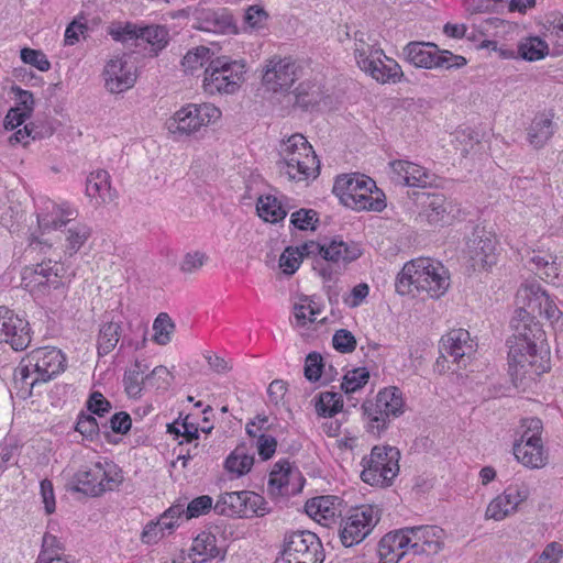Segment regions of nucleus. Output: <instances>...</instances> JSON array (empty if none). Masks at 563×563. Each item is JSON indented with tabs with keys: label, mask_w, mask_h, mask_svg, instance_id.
Segmentation results:
<instances>
[{
	"label": "nucleus",
	"mask_w": 563,
	"mask_h": 563,
	"mask_svg": "<svg viewBox=\"0 0 563 563\" xmlns=\"http://www.w3.org/2000/svg\"><path fill=\"white\" fill-rule=\"evenodd\" d=\"M333 347L341 353H351L356 349V340L346 329L336 330L332 338Z\"/></svg>",
	"instance_id": "obj_64"
},
{
	"label": "nucleus",
	"mask_w": 563,
	"mask_h": 563,
	"mask_svg": "<svg viewBox=\"0 0 563 563\" xmlns=\"http://www.w3.org/2000/svg\"><path fill=\"white\" fill-rule=\"evenodd\" d=\"M342 499L333 495L314 497L306 503V512L323 526H330L341 516Z\"/></svg>",
	"instance_id": "obj_28"
},
{
	"label": "nucleus",
	"mask_w": 563,
	"mask_h": 563,
	"mask_svg": "<svg viewBox=\"0 0 563 563\" xmlns=\"http://www.w3.org/2000/svg\"><path fill=\"white\" fill-rule=\"evenodd\" d=\"M19 368L21 379L33 387L37 383H45L65 371L66 356L57 347L43 346L31 351Z\"/></svg>",
	"instance_id": "obj_8"
},
{
	"label": "nucleus",
	"mask_w": 563,
	"mask_h": 563,
	"mask_svg": "<svg viewBox=\"0 0 563 563\" xmlns=\"http://www.w3.org/2000/svg\"><path fill=\"white\" fill-rule=\"evenodd\" d=\"M211 52L206 46H198L191 51H188L187 54L183 58V66L186 70L195 71L196 69L208 66L211 58Z\"/></svg>",
	"instance_id": "obj_53"
},
{
	"label": "nucleus",
	"mask_w": 563,
	"mask_h": 563,
	"mask_svg": "<svg viewBox=\"0 0 563 563\" xmlns=\"http://www.w3.org/2000/svg\"><path fill=\"white\" fill-rule=\"evenodd\" d=\"M316 411L321 417H333L343 408V397L339 393L322 391L314 397Z\"/></svg>",
	"instance_id": "obj_44"
},
{
	"label": "nucleus",
	"mask_w": 563,
	"mask_h": 563,
	"mask_svg": "<svg viewBox=\"0 0 563 563\" xmlns=\"http://www.w3.org/2000/svg\"><path fill=\"white\" fill-rule=\"evenodd\" d=\"M132 427V419L125 411L115 412L108 422L101 424V428L106 434L109 430L118 434H126Z\"/></svg>",
	"instance_id": "obj_58"
},
{
	"label": "nucleus",
	"mask_w": 563,
	"mask_h": 563,
	"mask_svg": "<svg viewBox=\"0 0 563 563\" xmlns=\"http://www.w3.org/2000/svg\"><path fill=\"white\" fill-rule=\"evenodd\" d=\"M77 211L52 203V211L37 214V223L42 230H59L65 256L73 257L89 241L92 228L85 222L76 221Z\"/></svg>",
	"instance_id": "obj_3"
},
{
	"label": "nucleus",
	"mask_w": 563,
	"mask_h": 563,
	"mask_svg": "<svg viewBox=\"0 0 563 563\" xmlns=\"http://www.w3.org/2000/svg\"><path fill=\"white\" fill-rule=\"evenodd\" d=\"M496 241L483 229H475L466 242V255L473 269H485L496 263Z\"/></svg>",
	"instance_id": "obj_23"
},
{
	"label": "nucleus",
	"mask_w": 563,
	"mask_h": 563,
	"mask_svg": "<svg viewBox=\"0 0 563 563\" xmlns=\"http://www.w3.org/2000/svg\"><path fill=\"white\" fill-rule=\"evenodd\" d=\"M264 504V498L254 492H230L219 496L213 509L221 516L243 518L253 515L263 516L266 511L262 507Z\"/></svg>",
	"instance_id": "obj_15"
},
{
	"label": "nucleus",
	"mask_w": 563,
	"mask_h": 563,
	"mask_svg": "<svg viewBox=\"0 0 563 563\" xmlns=\"http://www.w3.org/2000/svg\"><path fill=\"white\" fill-rule=\"evenodd\" d=\"M305 257H311V254H308L302 249V244L299 246H287L280 255L279 266L284 274L294 275Z\"/></svg>",
	"instance_id": "obj_49"
},
{
	"label": "nucleus",
	"mask_w": 563,
	"mask_h": 563,
	"mask_svg": "<svg viewBox=\"0 0 563 563\" xmlns=\"http://www.w3.org/2000/svg\"><path fill=\"white\" fill-rule=\"evenodd\" d=\"M31 328L26 319L5 306H0V343L14 351H23L31 343Z\"/></svg>",
	"instance_id": "obj_18"
},
{
	"label": "nucleus",
	"mask_w": 563,
	"mask_h": 563,
	"mask_svg": "<svg viewBox=\"0 0 563 563\" xmlns=\"http://www.w3.org/2000/svg\"><path fill=\"white\" fill-rule=\"evenodd\" d=\"M547 36L553 45L554 55H563V14H551L544 24Z\"/></svg>",
	"instance_id": "obj_50"
},
{
	"label": "nucleus",
	"mask_w": 563,
	"mask_h": 563,
	"mask_svg": "<svg viewBox=\"0 0 563 563\" xmlns=\"http://www.w3.org/2000/svg\"><path fill=\"white\" fill-rule=\"evenodd\" d=\"M411 552L410 538L405 528L386 533L378 542V563H398Z\"/></svg>",
	"instance_id": "obj_26"
},
{
	"label": "nucleus",
	"mask_w": 563,
	"mask_h": 563,
	"mask_svg": "<svg viewBox=\"0 0 563 563\" xmlns=\"http://www.w3.org/2000/svg\"><path fill=\"white\" fill-rule=\"evenodd\" d=\"M354 40V57L357 66L361 68L369 66L372 58L384 56V51L378 47L376 43H369L366 33L356 31L353 36Z\"/></svg>",
	"instance_id": "obj_38"
},
{
	"label": "nucleus",
	"mask_w": 563,
	"mask_h": 563,
	"mask_svg": "<svg viewBox=\"0 0 563 563\" xmlns=\"http://www.w3.org/2000/svg\"><path fill=\"white\" fill-rule=\"evenodd\" d=\"M552 117L545 113L537 114L527 129V141L534 148H542L555 132Z\"/></svg>",
	"instance_id": "obj_33"
},
{
	"label": "nucleus",
	"mask_w": 563,
	"mask_h": 563,
	"mask_svg": "<svg viewBox=\"0 0 563 563\" xmlns=\"http://www.w3.org/2000/svg\"><path fill=\"white\" fill-rule=\"evenodd\" d=\"M208 261V255L203 252L196 251L185 254L181 263L180 271L184 274L197 273Z\"/></svg>",
	"instance_id": "obj_63"
},
{
	"label": "nucleus",
	"mask_w": 563,
	"mask_h": 563,
	"mask_svg": "<svg viewBox=\"0 0 563 563\" xmlns=\"http://www.w3.org/2000/svg\"><path fill=\"white\" fill-rule=\"evenodd\" d=\"M369 378V374L365 368H355L345 374L341 388L345 394H351L363 388Z\"/></svg>",
	"instance_id": "obj_56"
},
{
	"label": "nucleus",
	"mask_w": 563,
	"mask_h": 563,
	"mask_svg": "<svg viewBox=\"0 0 563 563\" xmlns=\"http://www.w3.org/2000/svg\"><path fill=\"white\" fill-rule=\"evenodd\" d=\"M449 286L448 269L440 262L428 257L406 263L396 280L398 294L415 296V292H426L430 298H440Z\"/></svg>",
	"instance_id": "obj_2"
},
{
	"label": "nucleus",
	"mask_w": 563,
	"mask_h": 563,
	"mask_svg": "<svg viewBox=\"0 0 563 563\" xmlns=\"http://www.w3.org/2000/svg\"><path fill=\"white\" fill-rule=\"evenodd\" d=\"M402 54L406 62L422 69L456 70L467 64L464 56L442 49L432 42L411 41L402 48Z\"/></svg>",
	"instance_id": "obj_7"
},
{
	"label": "nucleus",
	"mask_w": 563,
	"mask_h": 563,
	"mask_svg": "<svg viewBox=\"0 0 563 563\" xmlns=\"http://www.w3.org/2000/svg\"><path fill=\"white\" fill-rule=\"evenodd\" d=\"M324 550L319 537L308 530L286 534L280 556L275 563H322Z\"/></svg>",
	"instance_id": "obj_10"
},
{
	"label": "nucleus",
	"mask_w": 563,
	"mask_h": 563,
	"mask_svg": "<svg viewBox=\"0 0 563 563\" xmlns=\"http://www.w3.org/2000/svg\"><path fill=\"white\" fill-rule=\"evenodd\" d=\"M512 450L517 461L528 468H541L548 463V452L543 443H537L533 446L527 443H514Z\"/></svg>",
	"instance_id": "obj_35"
},
{
	"label": "nucleus",
	"mask_w": 563,
	"mask_h": 563,
	"mask_svg": "<svg viewBox=\"0 0 563 563\" xmlns=\"http://www.w3.org/2000/svg\"><path fill=\"white\" fill-rule=\"evenodd\" d=\"M75 429L85 438L93 440L102 428L92 415L80 413Z\"/></svg>",
	"instance_id": "obj_62"
},
{
	"label": "nucleus",
	"mask_w": 563,
	"mask_h": 563,
	"mask_svg": "<svg viewBox=\"0 0 563 563\" xmlns=\"http://www.w3.org/2000/svg\"><path fill=\"white\" fill-rule=\"evenodd\" d=\"M102 77L106 89L111 93H121L132 88L136 81L134 66L125 55L114 56L104 65Z\"/></svg>",
	"instance_id": "obj_20"
},
{
	"label": "nucleus",
	"mask_w": 563,
	"mask_h": 563,
	"mask_svg": "<svg viewBox=\"0 0 563 563\" xmlns=\"http://www.w3.org/2000/svg\"><path fill=\"white\" fill-rule=\"evenodd\" d=\"M542 430L543 423L541 419L537 417L525 418L521 420L518 431L519 438L515 440V443H527L529 446L543 443L541 439Z\"/></svg>",
	"instance_id": "obj_47"
},
{
	"label": "nucleus",
	"mask_w": 563,
	"mask_h": 563,
	"mask_svg": "<svg viewBox=\"0 0 563 563\" xmlns=\"http://www.w3.org/2000/svg\"><path fill=\"white\" fill-rule=\"evenodd\" d=\"M279 155V161H288V158H292L294 161L307 162V158L317 157L312 146L301 134H292L286 142H284Z\"/></svg>",
	"instance_id": "obj_36"
},
{
	"label": "nucleus",
	"mask_w": 563,
	"mask_h": 563,
	"mask_svg": "<svg viewBox=\"0 0 563 563\" xmlns=\"http://www.w3.org/2000/svg\"><path fill=\"white\" fill-rule=\"evenodd\" d=\"M20 453V445L18 440L14 438H5L3 442L0 443V472L3 473L9 464L15 459Z\"/></svg>",
	"instance_id": "obj_61"
},
{
	"label": "nucleus",
	"mask_w": 563,
	"mask_h": 563,
	"mask_svg": "<svg viewBox=\"0 0 563 563\" xmlns=\"http://www.w3.org/2000/svg\"><path fill=\"white\" fill-rule=\"evenodd\" d=\"M246 73L245 62L217 56L205 69L203 89L209 95H232L239 90Z\"/></svg>",
	"instance_id": "obj_5"
},
{
	"label": "nucleus",
	"mask_w": 563,
	"mask_h": 563,
	"mask_svg": "<svg viewBox=\"0 0 563 563\" xmlns=\"http://www.w3.org/2000/svg\"><path fill=\"white\" fill-rule=\"evenodd\" d=\"M148 366L142 361L136 360L123 375L124 391L130 398H140L146 386L144 373Z\"/></svg>",
	"instance_id": "obj_37"
},
{
	"label": "nucleus",
	"mask_w": 563,
	"mask_h": 563,
	"mask_svg": "<svg viewBox=\"0 0 563 563\" xmlns=\"http://www.w3.org/2000/svg\"><path fill=\"white\" fill-rule=\"evenodd\" d=\"M76 490L86 495L100 496L112 490L121 482L117 465L109 462H96L80 468L74 477Z\"/></svg>",
	"instance_id": "obj_13"
},
{
	"label": "nucleus",
	"mask_w": 563,
	"mask_h": 563,
	"mask_svg": "<svg viewBox=\"0 0 563 563\" xmlns=\"http://www.w3.org/2000/svg\"><path fill=\"white\" fill-rule=\"evenodd\" d=\"M440 356L437 360L435 366L439 372L445 369L444 363L451 358L452 363L457 364V367H465L472 353L475 352L473 341L470 332L464 329H454L443 335L439 344Z\"/></svg>",
	"instance_id": "obj_16"
},
{
	"label": "nucleus",
	"mask_w": 563,
	"mask_h": 563,
	"mask_svg": "<svg viewBox=\"0 0 563 563\" xmlns=\"http://www.w3.org/2000/svg\"><path fill=\"white\" fill-rule=\"evenodd\" d=\"M121 338V325L117 322L104 323L98 336V354L104 356L109 354L118 344Z\"/></svg>",
	"instance_id": "obj_48"
},
{
	"label": "nucleus",
	"mask_w": 563,
	"mask_h": 563,
	"mask_svg": "<svg viewBox=\"0 0 563 563\" xmlns=\"http://www.w3.org/2000/svg\"><path fill=\"white\" fill-rule=\"evenodd\" d=\"M175 323L166 312H161L153 323V341L159 345H166L172 340Z\"/></svg>",
	"instance_id": "obj_52"
},
{
	"label": "nucleus",
	"mask_w": 563,
	"mask_h": 563,
	"mask_svg": "<svg viewBox=\"0 0 563 563\" xmlns=\"http://www.w3.org/2000/svg\"><path fill=\"white\" fill-rule=\"evenodd\" d=\"M20 57L23 63L30 64L41 71L51 69V63L42 51L24 47L20 52Z\"/></svg>",
	"instance_id": "obj_60"
},
{
	"label": "nucleus",
	"mask_w": 563,
	"mask_h": 563,
	"mask_svg": "<svg viewBox=\"0 0 563 563\" xmlns=\"http://www.w3.org/2000/svg\"><path fill=\"white\" fill-rule=\"evenodd\" d=\"M213 499L209 495H201L186 504V519L198 518L211 510Z\"/></svg>",
	"instance_id": "obj_59"
},
{
	"label": "nucleus",
	"mask_w": 563,
	"mask_h": 563,
	"mask_svg": "<svg viewBox=\"0 0 563 563\" xmlns=\"http://www.w3.org/2000/svg\"><path fill=\"white\" fill-rule=\"evenodd\" d=\"M530 269L542 280L555 287L563 286V256L552 253L532 252L528 258Z\"/></svg>",
	"instance_id": "obj_25"
},
{
	"label": "nucleus",
	"mask_w": 563,
	"mask_h": 563,
	"mask_svg": "<svg viewBox=\"0 0 563 563\" xmlns=\"http://www.w3.org/2000/svg\"><path fill=\"white\" fill-rule=\"evenodd\" d=\"M542 301H547V291L537 280L526 282L517 290L518 309H526L530 317H536L537 311H541Z\"/></svg>",
	"instance_id": "obj_31"
},
{
	"label": "nucleus",
	"mask_w": 563,
	"mask_h": 563,
	"mask_svg": "<svg viewBox=\"0 0 563 563\" xmlns=\"http://www.w3.org/2000/svg\"><path fill=\"white\" fill-rule=\"evenodd\" d=\"M294 104L308 110L319 103L321 99V92L316 84L310 81L300 82L292 92Z\"/></svg>",
	"instance_id": "obj_46"
},
{
	"label": "nucleus",
	"mask_w": 563,
	"mask_h": 563,
	"mask_svg": "<svg viewBox=\"0 0 563 563\" xmlns=\"http://www.w3.org/2000/svg\"><path fill=\"white\" fill-rule=\"evenodd\" d=\"M302 249L311 254V258L316 261L313 269L324 279L332 278V264H347L357 260L362 254L356 243H346L340 238H333L323 244L308 241L302 244Z\"/></svg>",
	"instance_id": "obj_6"
},
{
	"label": "nucleus",
	"mask_w": 563,
	"mask_h": 563,
	"mask_svg": "<svg viewBox=\"0 0 563 563\" xmlns=\"http://www.w3.org/2000/svg\"><path fill=\"white\" fill-rule=\"evenodd\" d=\"M140 40H143L151 45L152 51L155 53L162 51L168 43L169 33L163 25H147L141 27Z\"/></svg>",
	"instance_id": "obj_51"
},
{
	"label": "nucleus",
	"mask_w": 563,
	"mask_h": 563,
	"mask_svg": "<svg viewBox=\"0 0 563 563\" xmlns=\"http://www.w3.org/2000/svg\"><path fill=\"white\" fill-rule=\"evenodd\" d=\"M220 117V109L211 103H189L181 107L166 121V129L172 134L189 135L200 128L216 122Z\"/></svg>",
	"instance_id": "obj_12"
},
{
	"label": "nucleus",
	"mask_w": 563,
	"mask_h": 563,
	"mask_svg": "<svg viewBox=\"0 0 563 563\" xmlns=\"http://www.w3.org/2000/svg\"><path fill=\"white\" fill-rule=\"evenodd\" d=\"M190 552L200 558V563L221 555L216 536L207 531H202L194 539Z\"/></svg>",
	"instance_id": "obj_41"
},
{
	"label": "nucleus",
	"mask_w": 563,
	"mask_h": 563,
	"mask_svg": "<svg viewBox=\"0 0 563 563\" xmlns=\"http://www.w3.org/2000/svg\"><path fill=\"white\" fill-rule=\"evenodd\" d=\"M396 181L409 187H427L434 181V174L409 161L398 159L390 163Z\"/></svg>",
	"instance_id": "obj_27"
},
{
	"label": "nucleus",
	"mask_w": 563,
	"mask_h": 563,
	"mask_svg": "<svg viewBox=\"0 0 563 563\" xmlns=\"http://www.w3.org/2000/svg\"><path fill=\"white\" fill-rule=\"evenodd\" d=\"M34 290L43 295L56 291L58 296H66V268L60 262L52 260L42 261L32 271Z\"/></svg>",
	"instance_id": "obj_19"
},
{
	"label": "nucleus",
	"mask_w": 563,
	"mask_h": 563,
	"mask_svg": "<svg viewBox=\"0 0 563 563\" xmlns=\"http://www.w3.org/2000/svg\"><path fill=\"white\" fill-rule=\"evenodd\" d=\"M277 168L282 176H286L289 180L305 181L316 179L320 174V161L318 157L307 158L305 161H277Z\"/></svg>",
	"instance_id": "obj_30"
},
{
	"label": "nucleus",
	"mask_w": 563,
	"mask_h": 563,
	"mask_svg": "<svg viewBox=\"0 0 563 563\" xmlns=\"http://www.w3.org/2000/svg\"><path fill=\"white\" fill-rule=\"evenodd\" d=\"M369 63V66L365 65L366 67L361 69L376 81L382 84L400 81L402 71L401 67L395 59L389 58L384 54V56H378V58H372Z\"/></svg>",
	"instance_id": "obj_32"
},
{
	"label": "nucleus",
	"mask_w": 563,
	"mask_h": 563,
	"mask_svg": "<svg viewBox=\"0 0 563 563\" xmlns=\"http://www.w3.org/2000/svg\"><path fill=\"white\" fill-rule=\"evenodd\" d=\"M382 510L377 506L362 505L341 519L339 538L345 548L360 544L379 522Z\"/></svg>",
	"instance_id": "obj_11"
},
{
	"label": "nucleus",
	"mask_w": 563,
	"mask_h": 563,
	"mask_svg": "<svg viewBox=\"0 0 563 563\" xmlns=\"http://www.w3.org/2000/svg\"><path fill=\"white\" fill-rule=\"evenodd\" d=\"M410 538L411 553L415 555H435L444 547L445 531L439 526L405 527Z\"/></svg>",
	"instance_id": "obj_21"
},
{
	"label": "nucleus",
	"mask_w": 563,
	"mask_h": 563,
	"mask_svg": "<svg viewBox=\"0 0 563 563\" xmlns=\"http://www.w3.org/2000/svg\"><path fill=\"white\" fill-rule=\"evenodd\" d=\"M86 195L95 199L98 205L113 199L110 175L107 170L98 169L89 174L86 180Z\"/></svg>",
	"instance_id": "obj_34"
},
{
	"label": "nucleus",
	"mask_w": 563,
	"mask_h": 563,
	"mask_svg": "<svg viewBox=\"0 0 563 563\" xmlns=\"http://www.w3.org/2000/svg\"><path fill=\"white\" fill-rule=\"evenodd\" d=\"M297 79V68L290 57L272 58L263 74L264 86L274 92L288 90Z\"/></svg>",
	"instance_id": "obj_24"
},
{
	"label": "nucleus",
	"mask_w": 563,
	"mask_h": 563,
	"mask_svg": "<svg viewBox=\"0 0 563 563\" xmlns=\"http://www.w3.org/2000/svg\"><path fill=\"white\" fill-rule=\"evenodd\" d=\"M318 222V212L313 209H299L290 217V223L301 231L316 230Z\"/></svg>",
	"instance_id": "obj_57"
},
{
	"label": "nucleus",
	"mask_w": 563,
	"mask_h": 563,
	"mask_svg": "<svg viewBox=\"0 0 563 563\" xmlns=\"http://www.w3.org/2000/svg\"><path fill=\"white\" fill-rule=\"evenodd\" d=\"M65 545L56 536L45 532L42 538V547L36 561L66 556Z\"/></svg>",
	"instance_id": "obj_54"
},
{
	"label": "nucleus",
	"mask_w": 563,
	"mask_h": 563,
	"mask_svg": "<svg viewBox=\"0 0 563 563\" xmlns=\"http://www.w3.org/2000/svg\"><path fill=\"white\" fill-rule=\"evenodd\" d=\"M256 210L264 221L271 223H276L287 216L278 199L271 195L258 198Z\"/></svg>",
	"instance_id": "obj_45"
},
{
	"label": "nucleus",
	"mask_w": 563,
	"mask_h": 563,
	"mask_svg": "<svg viewBox=\"0 0 563 563\" xmlns=\"http://www.w3.org/2000/svg\"><path fill=\"white\" fill-rule=\"evenodd\" d=\"M194 27L203 32L225 33L232 26V16L224 9L197 8Z\"/></svg>",
	"instance_id": "obj_29"
},
{
	"label": "nucleus",
	"mask_w": 563,
	"mask_h": 563,
	"mask_svg": "<svg viewBox=\"0 0 563 563\" xmlns=\"http://www.w3.org/2000/svg\"><path fill=\"white\" fill-rule=\"evenodd\" d=\"M254 464V456L246 453L244 446H236L225 459L224 467L235 477L247 474Z\"/></svg>",
	"instance_id": "obj_42"
},
{
	"label": "nucleus",
	"mask_w": 563,
	"mask_h": 563,
	"mask_svg": "<svg viewBox=\"0 0 563 563\" xmlns=\"http://www.w3.org/2000/svg\"><path fill=\"white\" fill-rule=\"evenodd\" d=\"M369 401L388 413L391 419L399 417L404 412L402 394L397 387L384 388L377 394L375 400Z\"/></svg>",
	"instance_id": "obj_39"
},
{
	"label": "nucleus",
	"mask_w": 563,
	"mask_h": 563,
	"mask_svg": "<svg viewBox=\"0 0 563 563\" xmlns=\"http://www.w3.org/2000/svg\"><path fill=\"white\" fill-rule=\"evenodd\" d=\"M173 379L172 373L163 365L154 367L150 374L145 375L146 386H151L159 391H166L170 387Z\"/></svg>",
	"instance_id": "obj_55"
},
{
	"label": "nucleus",
	"mask_w": 563,
	"mask_h": 563,
	"mask_svg": "<svg viewBox=\"0 0 563 563\" xmlns=\"http://www.w3.org/2000/svg\"><path fill=\"white\" fill-rule=\"evenodd\" d=\"M305 485V478L297 466L288 460H279L273 466L268 479V493L272 496H295Z\"/></svg>",
	"instance_id": "obj_17"
},
{
	"label": "nucleus",
	"mask_w": 563,
	"mask_h": 563,
	"mask_svg": "<svg viewBox=\"0 0 563 563\" xmlns=\"http://www.w3.org/2000/svg\"><path fill=\"white\" fill-rule=\"evenodd\" d=\"M512 336L507 341L508 366L516 386L537 377L550 369L549 352L545 349V333L536 317L526 309H517L511 320Z\"/></svg>",
	"instance_id": "obj_1"
},
{
	"label": "nucleus",
	"mask_w": 563,
	"mask_h": 563,
	"mask_svg": "<svg viewBox=\"0 0 563 563\" xmlns=\"http://www.w3.org/2000/svg\"><path fill=\"white\" fill-rule=\"evenodd\" d=\"M333 194L344 206L354 210L380 212L386 208L384 192L371 177L363 174L338 176L333 185Z\"/></svg>",
	"instance_id": "obj_4"
},
{
	"label": "nucleus",
	"mask_w": 563,
	"mask_h": 563,
	"mask_svg": "<svg viewBox=\"0 0 563 563\" xmlns=\"http://www.w3.org/2000/svg\"><path fill=\"white\" fill-rule=\"evenodd\" d=\"M400 451L390 445H375L369 455L362 459L361 478L372 486H390L399 473Z\"/></svg>",
	"instance_id": "obj_9"
},
{
	"label": "nucleus",
	"mask_w": 563,
	"mask_h": 563,
	"mask_svg": "<svg viewBox=\"0 0 563 563\" xmlns=\"http://www.w3.org/2000/svg\"><path fill=\"white\" fill-rule=\"evenodd\" d=\"M417 200L420 210L416 217V221L428 225H446L455 219L459 209L440 192H421L418 194Z\"/></svg>",
	"instance_id": "obj_14"
},
{
	"label": "nucleus",
	"mask_w": 563,
	"mask_h": 563,
	"mask_svg": "<svg viewBox=\"0 0 563 563\" xmlns=\"http://www.w3.org/2000/svg\"><path fill=\"white\" fill-rule=\"evenodd\" d=\"M362 409L366 417L367 432L374 437H380L387 430L391 418L371 401H365Z\"/></svg>",
	"instance_id": "obj_40"
},
{
	"label": "nucleus",
	"mask_w": 563,
	"mask_h": 563,
	"mask_svg": "<svg viewBox=\"0 0 563 563\" xmlns=\"http://www.w3.org/2000/svg\"><path fill=\"white\" fill-rule=\"evenodd\" d=\"M549 54V45L539 36H528L518 44V55L529 62L543 59Z\"/></svg>",
	"instance_id": "obj_43"
},
{
	"label": "nucleus",
	"mask_w": 563,
	"mask_h": 563,
	"mask_svg": "<svg viewBox=\"0 0 563 563\" xmlns=\"http://www.w3.org/2000/svg\"><path fill=\"white\" fill-rule=\"evenodd\" d=\"M530 496V488L525 483L509 485L500 495L495 497L486 509V518L503 520L515 512L518 506Z\"/></svg>",
	"instance_id": "obj_22"
}]
</instances>
